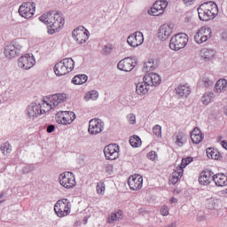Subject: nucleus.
<instances>
[{"instance_id":"1","label":"nucleus","mask_w":227,"mask_h":227,"mask_svg":"<svg viewBox=\"0 0 227 227\" xmlns=\"http://www.w3.org/2000/svg\"><path fill=\"white\" fill-rule=\"evenodd\" d=\"M39 20L47 26L49 35H54L65 26V18L59 12L44 13L39 17Z\"/></svg>"},{"instance_id":"2","label":"nucleus","mask_w":227,"mask_h":227,"mask_svg":"<svg viewBox=\"0 0 227 227\" xmlns=\"http://www.w3.org/2000/svg\"><path fill=\"white\" fill-rule=\"evenodd\" d=\"M199 18L204 22L215 19L219 14V8L215 2H207L200 5L198 8Z\"/></svg>"},{"instance_id":"3","label":"nucleus","mask_w":227,"mask_h":227,"mask_svg":"<svg viewBox=\"0 0 227 227\" xmlns=\"http://www.w3.org/2000/svg\"><path fill=\"white\" fill-rule=\"evenodd\" d=\"M74 65L75 62H74L72 58L64 59L55 65L54 72L59 77H61V75H67V74H70V72L74 70Z\"/></svg>"},{"instance_id":"4","label":"nucleus","mask_w":227,"mask_h":227,"mask_svg":"<svg viewBox=\"0 0 227 227\" xmlns=\"http://www.w3.org/2000/svg\"><path fill=\"white\" fill-rule=\"evenodd\" d=\"M189 43V36L185 33H178L170 39L169 48L171 51H180Z\"/></svg>"},{"instance_id":"5","label":"nucleus","mask_w":227,"mask_h":227,"mask_svg":"<svg viewBox=\"0 0 227 227\" xmlns=\"http://www.w3.org/2000/svg\"><path fill=\"white\" fill-rule=\"evenodd\" d=\"M71 210L72 203L68 199L59 200L54 206V211L58 217H67V215H70Z\"/></svg>"},{"instance_id":"6","label":"nucleus","mask_w":227,"mask_h":227,"mask_svg":"<svg viewBox=\"0 0 227 227\" xmlns=\"http://www.w3.org/2000/svg\"><path fill=\"white\" fill-rule=\"evenodd\" d=\"M77 116L72 111H59L55 115V120L59 125H72Z\"/></svg>"},{"instance_id":"7","label":"nucleus","mask_w":227,"mask_h":227,"mask_svg":"<svg viewBox=\"0 0 227 227\" xmlns=\"http://www.w3.org/2000/svg\"><path fill=\"white\" fill-rule=\"evenodd\" d=\"M59 182L64 189H74V187L77 185L75 175L70 171H66L60 174L59 176Z\"/></svg>"},{"instance_id":"8","label":"nucleus","mask_w":227,"mask_h":227,"mask_svg":"<svg viewBox=\"0 0 227 227\" xmlns=\"http://www.w3.org/2000/svg\"><path fill=\"white\" fill-rule=\"evenodd\" d=\"M36 4L34 2L23 3L19 8V13L23 19H31L35 15Z\"/></svg>"},{"instance_id":"9","label":"nucleus","mask_w":227,"mask_h":227,"mask_svg":"<svg viewBox=\"0 0 227 227\" xmlns=\"http://www.w3.org/2000/svg\"><path fill=\"white\" fill-rule=\"evenodd\" d=\"M212 36V29L208 27H202L194 35L196 43H205Z\"/></svg>"},{"instance_id":"10","label":"nucleus","mask_w":227,"mask_h":227,"mask_svg":"<svg viewBox=\"0 0 227 227\" xmlns=\"http://www.w3.org/2000/svg\"><path fill=\"white\" fill-rule=\"evenodd\" d=\"M104 153L107 160H116L120 156V146L116 144H110L105 147Z\"/></svg>"},{"instance_id":"11","label":"nucleus","mask_w":227,"mask_h":227,"mask_svg":"<svg viewBox=\"0 0 227 227\" xmlns=\"http://www.w3.org/2000/svg\"><path fill=\"white\" fill-rule=\"evenodd\" d=\"M35 63L36 60H35V57L29 54L21 56L18 60V66L20 68H23V70H29V68H33Z\"/></svg>"},{"instance_id":"12","label":"nucleus","mask_w":227,"mask_h":227,"mask_svg":"<svg viewBox=\"0 0 227 227\" xmlns=\"http://www.w3.org/2000/svg\"><path fill=\"white\" fill-rule=\"evenodd\" d=\"M73 37L77 43H85L88 38H90V31L84 28V27H79L73 31Z\"/></svg>"},{"instance_id":"13","label":"nucleus","mask_w":227,"mask_h":227,"mask_svg":"<svg viewBox=\"0 0 227 227\" xmlns=\"http://www.w3.org/2000/svg\"><path fill=\"white\" fill-rule=\"evenodd\" d=\"M104 130V122L100 119H91L89 122L88 132L91 136H97Z\"/></svg>"},{"instance_id":"14","label":"nucleus","mask_w":227,"mask_h":227,"mask_svg":"<svg viewBox=\"0 0 227 227\" xmlns=\"http://www.w3.org/2000/svg\"><path fill=\"white\" fill-rule=\"evenodd\" d=\"M166 8H168V1L159 0L153 4L149 13L153 17H159V15H162V13H164V10H166Z\"/></svg>"},{"instance_id":"15","label":"nucleus","mask_w":227,"mask_h":227,"mask_svg":"<svg viewBox=\"0 0 227 227\" xmlns=\"http://www.w3.org/2000/svg\"><path fill=\"white\" fill-rule=\"evenodd\" d=\"M128 184L131 191H141L143 189V176L141 175H132L129 177Z\"/></svg>"},{"instance_id":"16","label":"nucleus","mask_w":227,"mask_h":227,"mask_svg":"<svg viewBox=\"0 0 227 227\" xmlns=\"http://www.w3.org/2000/svg\"><path fill=\"white\" fill-rule=\"evenodd\" d=\"M127 42L130 47H139V45H143L145 36L141 32H135L128 37Z\"/></svg>"},{"instance_id":"17","label":"nucleus","mask_w":227,"mask_h":227,"mask_svg":"<svg viewBox=\"0 0 227 227\" xmlns=\"http://www.w3.org/2000/svg\"><path fill=\"white\" fill-rule=\"evenodd\" d=\"M172 33H173V27L168 24H163L162 26L160 27V29L158 32V38L164 42L171 36Z\"/></svg>"},{"instance_id":"18","label":"nucleus","mask_w":227,"mask_h":227,"mask_svg":"<svg viewBox=\"0 0 227 227\" xmlns=\"http://www.w3.org/2000/svg\"><path fill=\"white\" fill-rule=\"evenodd\" d=\"M143 81H145L149 86H159V84L161 82L160 76L157 73H150L145 74Z\"/></svg>"},{"instance_id":"19","label":"nucleus","mask_w":227,"mask_h":227,"mask_svg":"<svg viewBox=\"0 0 227 227\" xmlns=\"http://www.w3.org/2000/svg\"><path fill=\"white\" fill-rule=\"evenodd\" d=\"M117 68L121 70L122 72H130L134 69V59L130 58H126L121 60L118 65Z\"/></svg>"},{"instance_id":"20","label":"nucleus","mask_w":227,"mask_h":227,"mask_svg":"<svg viewBox=\"0 0 227 227\" xmlns=\"http://www.w3.org/2000/svg\"><path fill=\"white\" fill-rule=\"evenodd\" d=\"M205 138V135L201 132L200 128H194L193 130L191 132V139L193 145H200L201 141Z\"/></svg>"},{"instance_id":"21","label":"nucleus","mask_w":227,"mask_h":227,"mask_svg":"<svg viewBox=\"0 0 227 227\" xmlns=\"http://www.w3.org/2000/svg\"><path fill=\"white\" fill-rule=\"evenodd\" d=\"M50 101L54 107H58L59 105L63 104V102H67V94L65 93H59L54 94L51 98Z\"/></svg>"},{"instance_id":"22","label":"nucleus","mask_w":227,"mask_h":227,"mask_svg":"<svg viewBox=\"0 0 227 227\" xmlns=\"http://www.w3.org/2000/svg\"><path fill=\"white\" fill-rule=\"evenodd\" d=\"M212 180H213L212 171L210 170L202 171L199 176V182L200 185H208V184H210Z\"/></svg>"},{"instance_id":"23","label":"nucleus","mask_w":227,"mask_h":227,"mask_svg":"<svg viewBox=\"0 0 227 227\" xmlns=\"http://www.w3.org/2000/svg\"><path fill=\"white\" fill-rule=\"evenodd\" d=\"M213 181L217 187H226L227 185V175L218 173L213 176Z\"/></svg>"},{"instance_id":"24","label":"nucleus","mask_w":227,"mask_h":227,"mask_svg":"<svg viewBox=\"0 0 227 227\" xmlns=\"http://www.w3.org/2000/svg\"><path fill=\"white\" fill-rule=\"evenodd\" d=\"M27 113L29 118H37V116H40V114H42V113L40 112V106L36 105L35 103H32L30 106H27Z\"/></svg>"},{"instance_id":"25","label":"nucleus","mask_w":227,"mask_h":227,"mask_svg":"<svg viewBox=\"0 0 227 227\" xmlns=\"http://www.w3.org/2000/svg\"><path fill=\"white\" fill-rule=\"evenodd\" d=\"M182 176H184V170H182V168L177 167L169 177V184L176 185V184H178V180H180Z\"/></svg>"},{"instance_id":"26","label":"nucleus","mask_w":227,"mask_h":227,"mask_svg":"<svg viewBox=\"0 0 227 227\" xmlns=\"http://www.w3.org/2000/svg\"><path fill=\"white\" fill-rule=\"evenodd\" d=\"M150 91V85L146 83L145 81L140 82L136 86V92L140 96L143 97L144 95H146Z\"/></svg>"},{"instance_id":"27","label":"nucleus","mask_w":227,"mask_h":227,"mask_svg":"<svg viewBox=\"0 0 227 227\" xmlns=\"http://www.w3.org/2000/svg\"><path fill=\"white\" fill-rule=\"evenodd\" d=\"M41 114H45V113H49L51 109H54L51 99L43 100L39 105Z\"/></svg>"},{"instance_id":"28","label":"nucleus","mask_w":227,"mask_h":227,"mask_svg":"<svg viewBox=\"0 0 227 227\" xmlns=\"http://www.w3.org/2000/svg\"><path fill=\"white\" fill-rule=\"evenodd\" d=\"M207 155L209 159H212L213 160H221L223 159V155L217 149L214 147H209L207 149Z\"/></svg>"},{"instance_id":"29","label":"nucleus","mask_w":227,"mask_h":227,"mask_svg":"<svg viewBox=\"0 0 227 227\" xmlns=\"http://www.w3.org/2000/svg\"><path fill=\"white\" fill-rule=\"evenodd\" d=\"M176 93L179 97H188V95H191V87L187 84L178 85L176 88Z\"/></svg>"},{"instance_id":"30","label":"nucleus","mask_w":227,"mask_h":227,"mask_svg":"<svg viewBox=\"0 0 227 227\" xmlns=\"http://www.w3.org/2000/svg\"><path fill=\"white\" fill-rule=\"evenodd\" d=\"M227 90V80L226 79H219L215 85V93H224Z\"/></svg>"},{"instance_id":"31","label":"nucleus","mask_w":227,"mask_h":227,"mask_svg":"<svg viewBox=\"0 0 227 227\" xmlns=\"http://www.w3.org/2000/svg\"><path fill=\"white\" fill-rule=\"evenodd\" d=\"M17 54V47L11 43L8 44L5 49H4V55L6 56V58H15Z\"/></svg>"},{"instance_id":"32","label":"nucleus","mask_w":227,"mask_h":227,"mask_svg":"<svg viewBox=\"0 0 227 227\" xmlns=\"http://www.w3.org/2000/svg\"><path fill=\"white\" fill-rule=\"evenodd\" d=\"M214 51L204 48L200 51V57L201 58V59L208 61V59H212V58H214Z\"/></svg>"},{"instance_id":"33","label":"nucleus","mask_w":227,"mask_h":227,"mask_svg":"<svg viewBox=\"0 0 227 227\" xmlns=\"http://www.w3.org/2000/svg\"><path fill=\"white\" fill-rule=\"evenodd\" d=\"M214 98H215V94L213 92H207L202 96L201 102L204 106H208V104L214 102Z\"/></svg>"},{"instance_id":"34","label":"nucleus","mask_w":227,"mask_h":227,"mask_svg":"<svg viewBox=\"0 0 227 227\" xmlns=\"http://www.w3.org/2000/svg\"><path fill=\"white\" fill-rule=\"evenodd\" d=\"M87 81L88 76L86 74H77L73 78L72 82L73 84L81 85L84 84Z\"/></svg>"},{"instance_id":"35","label":"nucleus","mask_w":227,"mask_h":227,"mask_svg":"<svg viewBox=\"0 0 227 227\" xmlns=\"http://www.w3.org/2000/svg\"><path fill=\"white\" fill-rule=\"evenodd\" d=\"M98 98V92L97 90H90L84 96V101L90 102V100H97Z\"/></svg>"},{"instance_id":"36","label":"nucleus","mask_w":227,"mask_h":227,"mask_svg":"<svg viewBox=\"0 0 227 227\" xmlns=\"http://www.w3.org/2000/svg\"><path fill=\"white\" fill-rule=\"evenodd\" d=\"M129 145H131L133 148H139L142 145L141 138L137 136L131 137L129 138Z\"/></svg>"},{"instance_id":"37","label":"nucleus","mask_w":227,"mask_h":227,"mask_svg":"<svg viewBox=\"0 0 227 227\" xmlns=\"http://www.w3.org/2000/svg\"><path fill=\"white\" fill-rule=\"evenodd\" d=\"M0 150L4 155H8V153H12V145L6 142L1 145Z\"/></svg>"},{"instance_id":"38","label":"nucleus","mask_w":227,"mask_h":227,"mask_svg":"<svg viewBox=\"0 0 227 227\" xmlns=\"http://www.w3.org/2000/svg\"><path fill=\"white\" fill-rule=\"evenodd\" d=\"M193 159L192 157H186L184 158L181 161V165L177 168H181V171H184V168H187L191 162H192Z\"/></svg>"},{"instance_id":"39","label":"nucleus","mask_w":227,"mask_h":227,"mask_svg":"<svg viewBox=\"0 0 227 227\" xmlns=\"http://www.w3.org/2000/svg\"><path fill=\"white\" fill-rule=\"evenodd\" d=\"M98 194L104 195L106 193V184L104 182H98L96 186Z\"/></svg>"},{"instance_id":"40","label":"nucleus","mask_w":227,"mask_h":227,"mask_svg":"<svg viewBox=\"0 0 227 227\" xmlns=\"http://www.w3.org/2000/svg\"><path fill=\"white\" fill-rule=\"evenodd\" d=\"M153 68H155L154 65H153V61H147L144 64V72L148 73V72H152V70H153Z\"/></svg>"},{"instance_id":"41","label":"nucleus","mask_w":227,"mask_h":227,"mask_svg":"<svg viewBox=\"0 0 227 227\" xmlns=\"http://www.w3.org/2000/svg\"><path fill=\"white\" fill-rule=\"evenodd\" d=\"M153 132L154 136H157V137H160L162 136V127H160L159 124L155 125L153 128Z\"/></svg>"},{"instance_id":"42","label":"nucleus","mask_w":227,"mask_h":227,"mask_svg":"<svg viewBox=\"0 0 227 227\" xmlns=\"http://www.w3.org/2000/svg\"><path fill=\"white\" fill-rule=\"evenodd\" d=\"M184 143H185V139H184V134L181 133L176 137V145H177V146H182Z\"/></svg>"},{"instance_id":"43","label":"nucleus","mask_w":227,"mask_h":227,"mask_svg":"<svg viewBox=\"0 0 227 227\" xmlns=\"http://www.w3.org/2000/svg\"><path fill=\"white\" fill-rule=\"evenodd\" d=\"M128 120L131 125L136 124V115L134 114H129L128 115Z\"/></svg>"},{"instance_id":"44","label":"nucleus","mask_w":227,"mask_h":227,"mask_svg":"<svg viewBox=\"0 0 227 227\" xmlns=\"http://www.w3.org/2000/svg\"><path fill=\"white\" fill-rule=\"evenodd\" d=\"M112 51H113V45L112 44H107L103 49L104 54H109L110 52H112Z\"/></svg>"},{"instance_id":"45","label":"nucleus","mask_w":227,"mask_h":227,"mask_svg":"<svg viewBox=\"0 0 227 227\" xmlns=\"http://www.w3.org/2000/svg\"><path fill=\"white\" fill-rule=\"evenodd\" d=\"M147 158L150 159V160H155L157 159V153H155L154 151H151L147 154Z\"/></svg>"},{"instance_id":"46","label":"nucleus","mask_w":227,"mask_h":227,"mask_svg":"<svg viewBox=\"0 0 227 227\" xmlns=\"http://www.w3.org/2000/svg\"><path fill=\"white\" fill-rule=\"evenodd\" d=\"M114 169V167L113 166V164H108L105 167L106 172L109 174L113 173Z\"/></svg>"},{"instance_id":"47","label":"nucleus","mask_w":227,"mask_h":227,"mask_svg":"<svg viewBox=\"0 0 227 227\" xmlns=\"http://www.w3.org/2000/svg\"><path fill=\"white\" fill-rule=\"evenodd\" d=\"M160 214H161V215H169V209L168 208V207H161Z\"/></svg>"},{"instance_id":"48","label":"nucleus","mask_w":227,"mask_h":227,"mask_svg":"<svg viewBox=\"0 0 227 227\" xmlns=\"http://www.w3.org/2000/svg\"><path fill=\"white\" fill-rule=\"evenodd\" d=\"M114 221H118V218L116 217V215L113 213L111 216L108 218V223H114Z\"/></svg>"},{"instance_id":"49","label":"nucleus","mask_w":227,"mask_h":227,"mask_svg":"<svg viewBox=\"0 0 227 227\" xmlns=\"http://www.w3.org/2000/svg\"><path fill=\"white\" fill-rule=\"evenodd\" d=\"M55 129H56V126L51 124L47 128V132L48 134H51V132H54Z\"/></svg>"},{"instance_id":"50","label":"nucleus","mask_w":227,"mask_h":227,"mask_svg":"<svg viewBox=\"0 0 227 227\" xmlns=\"http://www.w3.org/2000/svg\"><path fill=\"white\" fill-rule=\"evenodd\" d=\"M115 215V217L117 218V221H120L123 217V212L117 211L116 213H114Z\"/></svg>"},{"instance_id":"51","label":"nucleus","mask_w":227,"mask_h":227,"mask_svg":"<svg viewBox=\"0 0 227 227\" xmlns=\"http://www.w3.org/2000/svg\"><path fill=\"white\" fill-rule=\"evenodd\" d=\"M221 145L223 146V148H224L225 150H227V141L226 140H223L221 142Z\"/></svg>"},{"instance_id":"52","label":"nucleus","mask_w":227,"mask_h":227,"mask_svg":"<svg viewBox=\"0 0 227 227\" xmlns=\"http://www.w3.org/2000/svg\"><path fill=\"white\" fill-rule=\"evenodd\" d=\"M183 3H184V4H191V3H194V0H183Z\"/></svg>"},{"instance_id":"53","label":"nucleus","mask_w":227,"mask_h":227,"mask_svg":"<svg viewBox=\"0 0 227 227\" xmlns=\"http://www.w3.org/2000/svg\"><path fill=\"white\" fill-rule=\"evenodd\" d=\"M170 203H176V199L171 198L170 199Z\"/></svg>"},{"instance_id":"54","label":"nucleus","mask_w":227,"mask_h":227,"mask_svg":"<svg viewBox=\"0 0 227 227\" xmlns=\"http://www.w3.org/2000/svg\"><path fill=\"white\" fill-rule=\"evenodd\" d=\"M226 35H227V33H226V32H223V33L222 34V37H223V38H227Z\"/></svg>"},{"instance_id":"55","label":"nucleus","mask_w":227,"mask_h":227,"mask_svg":"<svg viewBox=\"0 0 227 227\" xmlns=\"http://www.w3.org/2000/svg\"><path fill=\"white\" fill-rule=\"evenodd\" d=\"M223 113L227 116V106L224 107Z\"/></svg>"}]
</instances>
